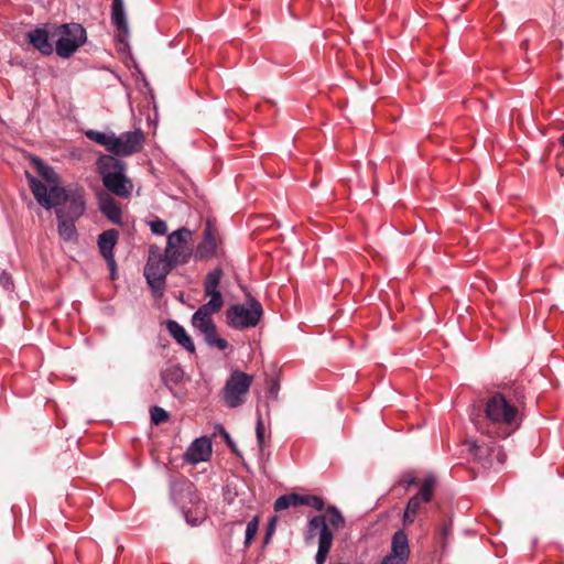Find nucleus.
Masks as SVG:
<instances>
[{"mask_svg": "<svg viewBox=\"0 0 564 564\" xmlns=\"http://www.w3.org/2000/svg\"><path fill=\"white\" fill-rule=\"evenodd\" d=\"M252 382L253 377L251 375L239 370L232 371L221 391L227 406L237 408L243 404Z\"/></svg>", "mask_w": 564, "mask_h": 564, "instance_id": "nucleus-11", "label": "nucleus"}, {"mask_svg": "<svg viewBox=\"0 0 564 564\" xmlns=\"http://www.w3.org/2000/svg\"><path fill=\"white\" fill-rule=\"evenodd\" d=\"M36 202L46 209L55 207L57 218L77 219L85 212V199L80 191H67L59 186H47L35 176L25 173Z\"/></svg>", "mask_w": 564, "mask_h": 564, "instance_id": "nucleus-1", "label": "nucleus"}, {"mask_svg": "<svg viewBox=\"0 0 564 564\" xmlns=\"http://www.w3.org/2000/svg\"><path fill=\"white\" fill-rule=\"evenodd\" d=\"M33 163L36 167L37 174L50 185V188L52 186H57L56 183L58 182V176L51 166L45 165L37 158L33 159Z\"/></svg>", "mask_w": 564, "mask_h": 564, "instance_id": "nucleus-26", "label": "nucleus"}, {"mask_svg": "<svg viewBox=\"0 0 564 564\" xmlns=\"http://www.w3.org/2000/svg\"><path fill=\"white\" fill-rule=\"evenodd\" d=\"M299 501H300L299 494L283 495L274 501V510L278 512V511L288 509L290 507H297V506H300Z\"/></svg>", "mask_w": 564, "mask_h": 564, "instance_id": "nucleus-28", "label": "nucleus"}, {"mask_svg": "<svg viewBox=\"0 0 564 564\" xmlns=\"http://www.w3.org/2000/svg\"><path fill=\"white\" fill-rule=\"evenodd\" d=\"M300 506H308L314 510L322 511L324 509V500L314 495H300Z\"/></svg>", "mask_w": 564, "mask_h": 564, "instance_id": "nucleus-30", "label": "nucleus"}, {"mask_svg": "<svg viewBox=\"0 0 564 564\" xmlns=\"http://www.w3.org/2000/svg\"><path fill=\"white\" fill-rule=\"evenodd\" d=\"M100 212L112 224L121 225V207L112 197L102 198L100 200Z\"/></svg>", "mask_w": 564, "mask_h": 564, "instance_id": "nucleus-22", "label": "nucleus"}, {"mask_svg": "<svg viewBox=\"0 0 564 564\" xmlns=\"http://www.w3.org/2000/svg\"><path fill=\"white\" fill-rule=\"evenodd\" d=\"M389 555L408 562L410 556V545L408 534L403 530H399L393 534L391 552Z\"/></svg>", "mask_w": 564, "mask_h": 564, "instance_id": "nucleus-21", "label": "nucleus"}, {"mask_svg": "<svg viewBox=\"0 0 564 564\" xmlns=\"http://www.w3.org/2000/svg\"><path fill=\"white\" fill-rule=\"evenodd\" d=\"M55 52L62 58L70 57L85 42L86 30L78 23L62 24L57 29Z\"/></svg>", "mask_w": 564, "mask_h": 564, "instance_id": "nucleus-10", "label": "nucleus"}, {"mask_svg": "<svg viewBox=\"0 0 564 564\" xmlns=\"http://www.w3.org/2000/svg\"><path fill=\"white\" fill-rule=\"evenodd\" d=\"M183 378L184 370L178 365H172L161 373V379L169 390H172L175 386L181 383Z\"/></svg>", "mask_w": 564, "mask_h": 564, "instance_id": "nucleus-23", "label": "nucleus"}, {"mask_svg": "<svg viewBox=\"0 0 564 564\" xmlns=\"http://www.w3.org/2000/svg\"><path fill=\"white\" fill-rule=\"evenodd\" d=\"M399 486H402L405 490H408L410 487L417 484V478L414 471H406L404 473L399 481Z\"/></svg>", "mask_w": 564, "mask_h": 564, "instance_id": "nucleus-34", "label": "nucleus"}, {"mask_svg": "<svg viewBox=\"0 0 564 564\" xmlns=\"http://www.w3.org/2000/svg\"><path fill=\"white\" fill-rule=\"evenodd\" d=\"M224 275V271L221 268H215L206 274L204 281V293L205 296L209 297L207 302L210 306H220L224 305V299L219 291V284L221 278Z\"/></svg>", "mask_w": 564, "mask_h": 564, "instance_id": "nucleus-15", "label": "nucleus"}, {"mask_svg": "<svg viewBox=\"0 0 564 564\" xmlns=\"http://www.w3.org/2000/svg\"><path fill=\"white\" fill-rule=\"evenodd\" d=\"M119 238V231L116 229H108L101 232L98 237V247L101 256L107 262L108 268L111 271V275L116 272V260L113 256V248L117 245Z\"/></svg>", "mask_w": 564, "mask_h": 564, "instance_id": "nucleus-14", "label": "nucleus"}, {"mask_svg": "<svg viewBox=\"0 0 564 564\" xmlns=\"http://www.w3.org/2000/svg\"><path fill=\"white\" fill-rule=\"evenodd\" d=\"M151 421L153 424L159 425L166 422L170 417L167 411L160 406H152L150 410Z\"/></svg>", "mask_w": 564, "mask_h": 564, "instance_id": "nucleus-32", "label": "nucleus"}, {"mask_svg": "<svg viewBox=\"0 0 564 564\" xmlns=\"http://www.w3.org/2000/svg\"><path fill=\"white\" fill-rule=\"evenodd\" d=\"M212 455V444L206 437L196 438L187 448L185 453V459L188 463L196 464L199 462H206Z\"/></svg>", "mask_w": 564, "mask_h": 564, "instance_id": "nucleus-17", "label": "nucleus"}, {"mask_svg": "<svg viewBox=\"0 0 564 564\" xmlns=\"http://www.w3.org/2000/svg\"><path fill=\"white\" fill-rule=\"evenodd\" d=\"M171 497L188 524L198 525L206 519V507L192 481L180 478L171 484Z\"/></svg>", "mask_w": 564, "mask_h": 564, "instance_id": "nucleus-4", "label": "nucleus"}, {"mask_svg": "<svg viewBox=\"0 0 564 564\" xmlns=\"http://www.w3.org/2000/svg\"><path fill=\"white\" fill-rule=\"evenodd\" d=\"M166 328L170 335L176 340L178 345H181L191 354L195 352L194 343L181 324H178L176 321L170 319L166 323Z\"/></svg>", "mask_w": 564, "mask_h": 564, "instance_id": "nucleus-20", "label": "nucleus"}, {"mask_svg": "<svg viewBox=\"0 0 564 564\" xmlns=\"http://www.w3.org/2000/svg\"><path fill=\"white\" fill-rule=\"evenodd\" d=\"M224 436H225V438L227 440L228 444H231V441H230L229 434H228L226 431H224Z\"/></svg>", "mask_w": 564, "mask_h": 564, "instance_id": "nucleus-39", "label": "nucleus"}, {"mask_svg": "<svg viewBox=\"0 0 564 564\" xmlns=\"http://www.w3.org/2000/svg\"><path fill=\"white\" fill-rule=\"evenodd\" d=\"M263 316L261 303L248 295L245 304L231 305L226 311V321L229 327L238 330L256 327Z\"/></svg>", "mask_w": 564, "mask_h": 564, "instance_id": "nucleus-7", "label": "nucleus"}, {"mask_svg": "<svg viewBox=\"0 0 564 564\" xmlns=\"http://www.w3.org/2000/svg\"><path fill=\"white\" fill-rule=\"evenodd\" d=\"M85 135L118 156H129L138 153L144 143V134L141 129L122 132L119 135H116L113 132L87 130Z\"/></svg>", "mask_w": 564, "mask_h": 564, "instance_id": "nucleus-5", "label": "nucleus"}, {"mask_svg": "<svg viewBox=\"0 0 564 564\" xmlns=\"http://www.w3.org/2000/svg\"><path fill=\"white\" fill-rule=\"evenodd\" d=\"M151 231L155 235H164L167 231L165 221L156 219L150 223Z\"/></svg>", "mask_w": 564, "mask_h": 564, "instance_id": "nucleus-35", "label": "nucleus"}, {"mask_svg": "<svg viewBox=\"0 0 564 564\" xmlns=\"http://www.w3.org/2000/svg\"><path fill=\"white\" fill-rule=\"evenodd\" d=\"M492 446L489 443H477L473 442L469 444V453L474 458L484 465L490 464L489 457L492 453Z\"/></svg>", "mask_w": 564, "mask_h": 564, "instance_id": "nucleus-24", "label": "nucleus"}, {"mask_svg": "<svg viewBox=\"0 0 564 564\" xmlns=\"http://www.w3.org/2000/svg\"><path fill=\"white\" fill-rule=\"evenodd\" d=\"M220 306H210V304H203L192 316V325L194 328L204 333L212 330L215 325L212 315L219 312Z\"/></svg>", "mask_w": 564, "mask_h": 564, "instance_id": "nucleus-16", "label": "nucleus"}, {"mask_svg": "<svg viewBox=\"0 0 564 564\" xmlns=\"http://www.w3.org/2000/svg\"><path fill=\"white\" fill-rule=\"evenodd\" d=\"M259 529V517H253L252 520H250L246 528V534H245V546L248 547L254 536L257 535Z\"/></svg>", "mask_w": 564, "mask_h": 564, "instance_id": "nucleus-31", "label": "nucleus"}, {"mask_svg": "<svg viewBox=\"0 0 564 564\" xmlns=\"http://www.w3.org/2000/svg\"><path fill=\"white\" fill-rule=\"evenodd\" d=\"M435 487L436 478L433 475L426 476L422 481L417 494L408 501L402 518L403 527L411 525L414 523L415 518L419 514L426 512L427 505L434 497Z\"/></svg>", "mask_w": 564, "mask_h": 564, "instance_id": "nucleus-9", "label": "nucleus"}, {"mask_svg": "<svg viewBox=\"0 0 564 564\" xmlns=\"http://www.w3.org/2000/svg\"><path fill=\"white\" fill-rule=\"evenodd\" d=\"M381 564H406V562L388 554L382 558Z\"/></svg>", "mask_w": 564, "mask_h": 564, "instance_id": "nucleus-36", "label": "nucleus"}, {"mask_svg": "<svg viewBox=\"0 0 564 564\" xmlns=\"http://www.w3.org/2000/svg\"><path fill=\"white\" fill-rule=\"evenodd\" d=\"M560 143L564 145V134L560 138Z\"/></svg>", "mask_w": 564, "mask_h": 564, "instance_id": "nucleus-40", "label": "nucleus"}, {"mask_svg": "<svg viewBox=\"0 0 564 564\" xmlns=\"http://www.w3.org/2000/svg\"><path fill=\"white\" fill-rule=\"evenodd\" d=\"M104 186L116 196L128 198L133 189L132 182L126 176V164L111 156L101 155L97 161Z\"/></svg>", "mask_w": 564, "mask_h": 564, "instance_id": "nucleus-6", "label": "nucleus"}, {"mask_svg": "<svg viewBox=\"0 0 564 564\" xmlns=\"http://www.w3.org/2000/svg\"><path fill=\"white\" fill-rule=\"evenodd\" d=\"M0 283H1L4 288L9 289V288H10V285H12L10 274H8L7 272H2V273L0 274Z\"/></svg>", "mask_w": 564, "mask_h": 564, "instance_id": "nucleus-37", "label": "nucleus"}, {"mask_svg": "<svg viewBox=\"0 0 564 564\" xmlns=\"http://www.w3.org/2000/svg\"><path fill=\"white\" fill-rule=\"evenodd\" d=\"M202 334L204 335L205 341L209 346L217 347L220 350H224L228 347L227 340L218 336L216 326H214L210 332L206 330Z\"/></svg>", "mask_w": 564, "mask_h": 564, "instance_id": "nucleus-29", "label": "nucleus"}, {"mask_svg": "<svg viewBox=\"0 0 564 564\" xmlns=\"http://www.w3.org/2000/svg\"><path fill=\"white\" fill-rule=\"evenodd\" d=\"M452 534V522L443 521L435 533L436 542L440 545L441 555H444L447 552L449 536Z\"/></svg>", "mask_w": 564, "mask_h": 564, "instance_id": "nucleus-25", "label": "nucleus"}, {"mask_svg": "<svg viewBox=\"0 0 564 564\" xmlns=\"http://www.w3.org/2000/svg\"><path fill=\"white\" fill-rule=\"evenodd\" d=\"M58 219V225H57V229H58V234L59 236L66 240V241H69V240H73L74 238H76L77 236V231H76V227H75V219H69V218H57Z\"/></svg>", "mask_w": 564, "mask_h": 564, "instance_id": "nucleus-27", "label": "nucleus"}, {"mask_svg": "<svg viewBox=\"0 0 564 564\" xmlns=\"http://www.w3.org/2000/svg\"><path fill=\"white\" fill-rule=\"evenodd\" d=\"M256 435H257V443H258L259 449H260V452H262L265 446V440H264L265 427H264V423L261 417H259L257 421Z\"/></svg>", "mask_w": 564, "mask_h": 564, "instance_id": "nucleus-33", "label": "nucleus"}, {"mask_svg": "<svg viewBox=\"0 0 564 564\" xmlns=\"http://www.w3.org/2000/svg\"><path fill=\"white\" fill-rule=\"evenodd\" d=\"M485 413L491 436L506 438L520 426L519 406L503 393L497 392L487 400Z\"/></svg>", "mask_w": 564, "mask_h": 564, "instance_id": "nucleus-2", "label": "nucleus"}, {"mask_svg": "<svg viewBox=\"0 0 564 564\" xmlns=\"http://www.w3.org/2000/svg\"><path fill=\"white\" fill-rule=\"evenodd\" d=\"M26 37L29 43L33 45L37 51H40L44 55H50L53 53L54 47L48 39V33L46 30L36 28L30 32H28Z\"/></svg>", "mask_w": 564, "mask_h": 564, "instance_id": "nucleus-18", "label": "nucleus"}, {"mask_svg": "<svg viewBox=\"0 0 564 564\" xmlns=\"http://www.w3.org/2000/svg\"><path fill=\"white\" fill-rule=\"evenodd\" d=\"M224 240L223 236L213 223V220L207 219L203 239L197 245L194 258L197 261L209 260L212 258H219L225 254V250L223 247Z\"/></svg>", "mask_w": 564, "mask_h": 564, "instance_id": "nucleus-13", "label": "nucleus"}, {"mask_svg": "<svg viewBox=\"0 0 564 564\" xmlns=\"http://www.w3.org/2000/svg\"><path fill=\"white\" fill-rule=\"evenodd\" d=\"M173 267L175 265L170 263V260L159 251L158 247H150L144 275L156 296L163 294L166 276Z\"/></svg>", "mask_w": 564, "mask_h": 564, "instance_id": "nucleus-8", "label": "nucleus"}, {"mask_svg": "<svg viewBox=\"0 0 564 564\" xmlns=\"http://www.w3.org/2000/svg\"><path fill=\"white\" fill-rule=\"evenodd\" d=\"M112 23L116 25L118 31L120 32L118 35V40L123 43L126 37L129 35V28L123 10L122 0H113L112 1V13H111Z\"/></svg>", "mask_w": 564, "mask_h": 564, "instance_id": "nucleus-19", "label": "nucleus"}, {"mask_svg": "<svg viewBox=\"0 0 564 564\" xmlns=\"http://www.w3.org/2000/svg\"><path fill=\"white\" fill-rule=\"evenodd\" d=\"M344 523L343 514L334 506H329L326 509L325 516H315L310 519L306 530V540H312L318 534V550L315 556L316 564H324L326 562L333 545L334 534L328 528V524L334 529H339Z\"/></svg>", "mask_w": 564, "mask_h": 564, "instance_id": "nucleus-3", "label": "nucleus"}, {"mask_svg": "<svg viewBox=\"0 0 564 564\" xmlns=\"http://www.w3.org/2000/svg\"><path fill=\"white\" fill-rule=\"evenodd\" d=\"M192 231L187 228H181L173 231L167 237L164 256L174 265L185 264L189 261L193 250L189 246Z\"/></svg>", "mask_w": 564, "mask_h": 564, "instance_id": "nucleus-12", "label": "nucleus"}, {"mask_svg": "<svg viewBox=\"0 0 564 564\" xmlns=\"http://www.w3.org/2000/svg\"><path fill=\"white\" fill-rule=\"evenodd\" d=\"M275 520H276V519H275V517H273V518L270 520V522H269V528H268V532H267L265 540H264V542H265V543H267V542L270 540V538H271L272 531H273V529H274Z\"/></svg>", "mask_w": 564, "mask_h": 564, "instance_id": "nucleus-38", "label": "nucleus"}]
</instances>
